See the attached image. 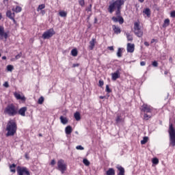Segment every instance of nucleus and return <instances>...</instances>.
Instances as JSON below:
<instances>
[{"mask_svg": "<svg viewBox=\"0 0 175 175\" xmlns=\"http://www.w3.org/2000/svg\"><path fill=\"white\" fill-rule=\"evenodd\" d=\"M12 12H14L15 13H20L21 12V10H23V8L18 5L15 8H12Z\"/></svg>", "mask_w": 175, "mask_h": 175, "instance_id": "5701e85b", "label": "nucleus"}, {"mask_svg": "<svg viewBox=\"0 0 175 175\" xmlns=\"http://www.w3.org/2000/svg\"><path fill=\"white\" fill-rule=\"evenodd\" d=\"M72 126H67L65 129L66 135H70L72 132Z\"/></svg>", "mask_w": 175, "mask_h": 175, "instance_id": "412c9836", "label": "nucleus"}, {"mask_svg": "<svg viewBox=\"0 0 175 175\" xmlns=\"http://www.w3.org/2000/svg\"><path fill=\"white\" fill-rule=\"evenodd\" d=\"M144 44H145L146 46H150V44H149L148 42H144Z\"/></svg>", "mask_w": 175, "mask_h": 175, "instance_id": "864d4df0", "label": "nucleus"}, {"mask_svg": "<svg viewBox=\"0 0 175 175\" xmlns=\"http://www.w3.org/2000/svg\"><path fill=\"white\" fill-rule=\"evenodd\" d=\"M16 164L13 163L12 165H10V170L11 173H16Z\"/></svg>", "mask_w": 175, "mask_h": 175, "instance_id": "a878e982", "label": "nucleus"}, {"mask_svg": "<svg viewBox=\"0 0 175 175\" xmlns=\"http://www.w3.org/2000/svg\"><path fill=\"white\" fill-rule=\"evenodd\" d=\"M140 65H141V66H146V62H141Z\"/></svg>", "mask_w": 175, "mask_h": 175, "instance_id": "8fccbe9b", "label": "nucleus"}, {"mask_svg": "<svg viewBox=\"0 0 175 175\" xmlns=\"http://www.w3.org/2000/svg\"><path fill=\"white\" fill-rule=\"evenodd\" d=\"M15 98L18 100H25V97L24 96H21L20 94L17 93V92H15L14 94Z\"/></svg>", "mask_w": 175, "mask_h": 175, "instance_id": "dca6fc26", "label": "nucleus"}, {"mask_svg": "<svg viewBox=\"0 0 175 175\" xmlns=\"http://www.w3.org/2000/svg\"><path fill=\"white\" fill-rule=\"evenodd\" d=\"M53 35H55V31L53 29H50L42 34V39H50Z\"/></svg>", "mask_w": 175, "mask_h": 175, "instance_id": "6e6552de", "label": "nucleus"}, {"mask_svg": "<svg viewBox=\"0 0 175 175\" xmlns=\"http://www.w3.org/2000/svg\"><path fill=\"white\" fill-rule=\"evenodd\" d=\"M77 66H79V64H73V68H76V67H77Z\"/></svg>", "mask_w": 175, "mask_h": 175, "instance_id": "5fc2aeb1", "label": "nucleus"}, {"mask_svg": "<svg viewBox=\"0 0 175 175\" xmlns=\"http://www.w3.org/2000/svg\"><path fill=\"white\" fill-rule=\"evenodd\" d=\"M75 133H77V135H79V132L76 131Z\"/></svg>", "mask_w": 175, "mask_h": 175, "instance_id": "0e129e2a", "label": "nucleus"}, {"mask_svg": "<svg viewBox=\"0 0 175 175\" xmlns=\"http://www.w3.org/2000/svg\"><path fill=\"white\" fill-rule=\"evenodd\" d=\"M43 102H44V98L43 96H41L38 101V105H42Z\"/></svg>", "mask_w": 175, "mask_h": 175, "instance_id": "c9c22d12", "label": "nucleus"}, {"mask_svg": "<svg viewBox=\"0 0 175 175\" xmlns=\"http://www.w3.org/2000/svg\"><path fill=\"white\" fill-rule=\"evenodd\" d=\"M76 149H77V150H84V147H83L82 146L79 145V146H77L76 147Z\"/></svg>", "mask_w": 175, "mask_h": 175, "instance_id": "79ce46f5", "label": "nucleus"}, {"mask_svg": "<svg viewBox=\"0 0 175 175\" xmlns=\"http://www.w3.org/2000/svg\"><path fill=\"white\" fill-rule=\"evenodd\" d=\"M117 169L119 170V173L118 174V175H125V170L124 169V167L118 165L117 167Z\"/></svg>", "mask_w": 175, "mask_h": 175, "instance_id": "a211bd4d", "label": "nucleus"}, {"mask_svg": "<svg viewBox=\"0 0 175 175\" xmlns=\"http://www.w3.org/2000/svg\"><path fill=\"white\" fill-rule=\"evenodd\" d=\"M151 117H152V116L148 115L146 113H145L144 115V120H150V118H151Z\"/></svg>", "mask_w": 175, "mask_h": 175, "instance_id": "ea45409f", "label": "nucleus"}, {"mask_svg": "<svg viewBox=\"0 0 175 175\" xmlns=\"http://www.w3.org/2000/svg\"><path fill=\"white\" fill-rule=\"evenodd\" d=\"M4 114H8L10 117H14L18 114V109L13 104L9 105L5 107Z\"/></svg>", "mask_w": 175, "mask_h": 175, "instance_id": "7ed1b4c3", "label": "nucleus"}, {"mask_svg": "<svg viewBox=\"0 0 175 175\" xmlns=\"http://www.w3.org/2000/svg\"><path fill=\"white\" fill-rule=\"evenodd\" d=\"M1 19H2V14L0 13V20H1Z\"/></svg>", "mask_w": 175, "mask_h": 175, "instance_id": "680f3d73", "label": "nucleus"}, {"mask_svg": "<svg viewBox=\"0 0 175 175\" xmlns=\"http://www.w3.org/2000/svg\"><path fill=\"white\" fill-rule=\"evenodd\" d=\"M112 28L113 29L114 33H116L117 35H118V33H121V29H120L118 26L113 25L112 26Z\"/></svg>", "mask_w": 175, "mask_h": 175, "instance_id": "2eb2a0df", "label": "nucleus"}, {"mask_svg": "<svg viewBox=\"0 0 175 175\" xmlns=\"http://www.w3.org/2000/svg\"><path fill=\"white\" fill-rule=\"evenodd\" d=\"M148 142V137H144L143 139L141 141V144H146Z\"/></svg>", "mask_w": 175, "mask_h": 175, "instance_id": "72a5a7b5", "label": "nucleus"}, {"mask_svg": "<svg viewBox=\"0 0 175 175\" xmlns=\"http://www.w3.org/2000/svg\"><path fill=\"white\" fill-rule=\"evenodd\" d=\"M21 55H23V53H19L15 56L14 59H11V61H16V59H20L21 58Z\"/></svg>", "mask_w": 175, "mask_h": 175, "instance_id": "473e14b6", "label": "nucleus"}, {"mask_svg": "<svg viewBox=\"0 0 175 175\" xmlns=\"http://www.w3.org/2000/svg\"><path fill=\"white\" fill-rule=\"evenodd\" d=\"M59 16H60V17H66V16H68V13L65 11H60L59 12Z\"/></svg>", "mask_w": 175, "mask_h": 175, "instance_id": "7c9ffc66", "label": "nucleus"}, {"mask_svg": "<svg viewBox=\"0 0 175 175\" xmlns=\"http://www.w3.org/2000/svg\"><path fill=\"white\" fill-rule=\"evenodd\" d=\"M74 117L76 121H80V120H81V116L80 115V112L79 111H77L74 113Z\"/></svg>", "mask_w": 175, "mask_h": 175, "instance_id": "4be33fe9", "label": "nucleus"}, {"mask_svg": "<svg viewBox=\"0 0 175 175\" xmlns=\"http://www.w3.org/2000/svg\"><path fill=\"white\" fill-rule=\"evenodd\" d=\"M41 13H42V14H44L46 12H44V10H42Z\"/></svg>", "mask_w": 175, "mask_h": 175, "instance_id": "bf43d9fd", "label": "nucleus"}, {"mask_svg": "<svg viewBox=\"0 0 175 175\" xmlns=\"http://www.w3.org/2000/svg\"><path fill=\"white\" fill-rule=\"evenodd\" d=\"M66 163L64 159H60L57 161V170H59L62 174L65 173L66 170Z\"/></svg>", "mask_w": 175, "mask_h": 175, "instance_id": "423d86ee", "label": "nucleus"}, {"mask_svg": "<svg viewBox=\"0 0 175 175\" xmlns=\"http://www.w3.org/2000/svg\"><path fill=\"white\" fill-rule=\"evenodd\" d=\"M51 166H54V165H55V159L51 160Z\"/></svg>", "mask_w": 175, "mask_h": 175, "instance_id": "de8ad7c7", "label": "nucleus"}, {"mask_svg": "<svg viewBox=\"0 0 175 175\" xmlns=\"http://www.w3.org/2000/svg\"><path fill=\"white\" fill-rule=\"evenodd\" d=\"M125 1L126 0H112L108 7L109 13L111 14L114 10H116V16H120L121 14L122 6L125 3Z\"/></svg>", "mask_w": 175, "mask_h": 175, "instance_id": "f257e3e1", "label": "nucleus"}, {"mask_svg": "<svg viewBox=\"0 0 175 175\" xmlns=\"http://www.w3.org/2000/svg\"><path fill=\"white\" fill-rule=\"evenodd\" d=\"M16 172L18 175H30L29 170L25 167L18 166Z\"/></svg>", "mask_w": 175, "mask_h": 175, "instance_id": "0eeeda50", "label": "nucleus"}, {"mask_svg": "<svg viewBox=\"0 0 175 175\" xmlns=\"http://www.w3.org/2000/svg\"><path fill=\"white\" fill-rule=\"evenodd\" d=\"M170 16H171V17H175V11L171 12Z\"/></svg>", "mask_w": 175, "mask_h": 175, "instance_id": "09e8293b", "label": "nucleus"}, {"mask_svg": "<svg viewBox=\"0 0 175 175\" xmlns=\"http://www.w3.org/2000/svg\"><path fill=\"white\" fill-rule=\"evenodd\" d=\"M13 69H14L13 66H12V65L7 66V70L8 72H12V70H13Z\"/></svg>", "mask_w": 175, "mask_h": 175, "instance_id": "58836bf2", "label": "nucleus"}, {"mask_svg": "<svg viewBox=\"0 0 175 175\" xmlns=\"http://www.w3.org/2000/svg\"><path fill=\"white\" fill-rule=\"evenodd\" d=\"M59 120L63 125H66V124L68 122V118L64 116H60Z\"/></svg>", "mask_w": 175, "mask_h": 175, "instance_id": "aec40b11", "label": "nucleus"}, {"mask_svg": "<svg viewBox=\"0 0 175 175\" xmlns=\"http://www.w3.org/2000/svg\"><path fill=\"white\" fill-rule=\"evenodd\" d=\"M120 77H121V74L118 70L111 74L112 80H113V81H116L117 79H120Z\"/></svg>", "mask_w": 175, "mask_h": 175, "instance_id": "f8f14e48", "label": "nucleus"}, {"mask_svg": "<svg viewBox=\"0 0 175 175\" xmlns=\"http://www.w3.org/2000/svg\"><path fill=\"white\" fill-rule=\"evenodd\" d=\"M164 73L165 75H167V71H165Z\"/></svg>", "mask_w": 175, "mask_h": 175, "instance_id": "e2e57ef3", "label": "nucleus"}, {"mask_svg": "<svg viewBox=\"0 0 175 175\" xmlns=\"http://www.w3.org/2000/svg\"><path fill=\"white\" fill-rule=\"evenodd\" d=\"M77 54H78L77 49H74L71 51V55H72V57H77Z\"/></svg>", "mask_w": 175, "mask_h": 175, "instance_id": "2f4dec72", "label": "nucleus"}, {"mask_svg": "<svg viewBox=\"0 0 175 175\" xmlns=\"http://www.w3.org/2000/svg\"><path fill=\"white\" fill-rule=\"evenodd\" d=\"M168 132L170 134V145L172 146V147H174L175 146V129L173 127V124L172 123L170 124Z\"/></svg>", "mask_w": 175, "mask_h": 175, "instance_id": "20e7f679", "label": "nucleus"}, {"mask_svg": "<svg viewBox=\"0 0 175 175\" xmlns=\"http://www.w3.org/2000/svg\"><path fill=\"white\" fill-rule=\"evenodd\" d=\"M6 16L10 20H13V17H14L15 14H14V12L12 13V11H10V10H8L6 12Z\"/></svg>", "mask_w": 175, "mask_h": 175, "instance_id": "f3484780", "label": "nucleus"}, {"mask_svg": "<svg viewBox=\"0 0 175 175\" xmlns=\"http://www.w3.org/2000/svg\"><path fill=\"white\" fill-rule=\"evenodd\" d=\"M0 57H1V53H0Z\"/></svg>", "mask_w": 175, "mask_h": 175, "instance_id": "338daca9", "label": "nucleus"}, {"mask_svg": "<svg viewBox=\"0 0 175 175\" xmlns=\"http://www.w3.org/2000/svg\"><path fill=\"white\" fill-rule=\"evenodd\" d=\"M139 2H140V3H143V2H144V0H138Z\"/></svg>", "mask_w": 175, "mask_h": 175, "instance_id": "13d9d810", "label": "nucleus"}, {"mask_svg": "<svg viewBox=\"0 0 175 175\" xmlns=\"http://www.w3.org/2000/svg\"><path fill=\"white\" fill-rule=\"evenodd\" d=\"M6 131H8L6 136H14V134L17 132V124L14 120H11L8 122Z\"/></svg>", "mask_w": 175, "mask_h": 175, "instance_id": "f03ea898", "label": "nucleus"}, {"mask_svg": "<svg viewBox=\"0 0 175 175\" xmlns=\"http://www.w3.org/2000/svg\"><path fill=\"white\" fill-rule=\"evenodd\" d=\"M107 175H115L116 174V171L114 170V169L113 168H109L107 172H106Z\"/></svg>", "mask_w": 175, "mask_h": 175, "instance_id": "393cba45", "label": "nucleus"}, {"mask_svg": "<svg viewBox=\"0 0 175 175\" xmlns=\"http://www.w3.org/2000/svg\"><path fill=\"white\" fill-rule=\"evenodd\" d=\"M126 36L128 42H132V40H133V37L129 33H126Z\"/></svg>", "mask_w": 175, "mask_h": 175, "instance_id": "cd10ccee", "label": "nucleus"}, {"mask_svg": "<svg viewBox=\"0 0 175 175\" xmlns=\"http://www.w3.org/2000/svg\"><path fill=\"white\" fill-rule=\"evenodd\" d=\"M152 162L154 165H158L159 163V159L158 158H153Z\"/></svg>", "mask_w": 175, "mask_h": 175, "instance_id": "f704fd0d", "label": "nucleus"}, {"mask_svg": "<svg viewBox=\"0 0 175 175\" xmlns=\"http://www.w3.org/2000/svg\"><path fill=\"white\" fill-rule=\"evenodd\" d=\"M135 51V44L128 43L127 44V52L133 53Z\"/></svg>", "mask_w": 175, "mask_h": 175, "instance_id": "ddd939ff", "label": "nucleus"}, {"mask_svg": "<svg viewBox=\"0 0 175 175\" xmlns=\"http://www.w3.org/2000/svg\"><path fill=\"white\" fill-rule=\"evenodd\" d=\"M152 65L154 67L158 66V62L157 61H154L152 62Z\"/></svg>", "mask_w": 175, "mask_h": 175, "instance_id": "a18cd8bd", "label": "nucleus"}, {"mask_svg": "<svg viewBox=\"0 0 175 175\" xmlns=\"http://www.w3.org/2000/svg\"><path fill=\"white\" fill-rule=\"evenodd\" d=\"M95 38H92L91 41H90V50H94V47H95Z\"/></svg>", "mask_w": 175, "mask_h": 175, "instance_id": "6ab92c4d", "label": "nucleus"}, {"mask_svg": "<svg viewBox=\"0 0 175 175\" xmlns=\"http://www.w3.org/2000/svg\"><path fill=\"white\" fill-rule=\"evenodd\" d=\"M116 124H121V122H124V119L121 118V116H118L116 118Z\"/></svg>", "mask_w": 175, "mask_h": 175, "instance_id": "c756f323", "label": "nucleus"}, {"mask_svg": "<svg viewBox=\"0 0 175 175\" xmlns=\"http://www.w3.org/2000/svg\"><path fill=\"white\" fill-rule=\"evenodd\" d=\"M134 33L138 38H142L143 36V31L142 30V27H140V22L137 21L134 23Z\"/></svg>", "mask_w": 175, "mask_h": 175, "instance_id": "39448f33", "label": "nucleus"}, {"mask_svg": "<svg viewBox=\"0 0 175 175\" xmlns=\"http://www.w3.org/2000/svg\"><path fill=\"white\" fill-rule=\"evenodd\" d=\"M11 20H12L14 24H16V20L14 19V17H13V19H11Z\"/></svg>", "mask_w": 175, "mask_h": 175, "instance_id": "6e6d98bb", "label": "nucleus"}, {"mask_svg": "<svg viewBox=\"0 0 175 175\" xmlns=\"http://www.w3.org/2000/svg\"><path fill=\"white\" fill-rule=\"evenodd\" d=\"M83 163H84V165H85V166H88L90 163V161H88V159H83Z\"/></svg>", "mask_w": 175, "mask_h": 175, "instance_id": "e433bc0d", "label": "nucleus"}, {"mask_svg": "<svg viewBox=\"0 0 175 175\" xmlns=\"http://www.w3.org/2000/svg\"><path fill=\"white\" fill-rule=\"evenodd\" d=\"M141 110L144 113H151V111H152V107H151L150 105H148L147 104H144L142 106Z\"/></svg>", "mask_w": 175, "mask_h": 175, "instance_id": "1a4fd4ad", "label": "nucleus"}, {"mask_svg": "<svg viewBox=\"0 0 175 175\" xmlns=\"http://www.w3.org/2000/svg\"><path fill=\"white\" fill-rule=\"evenodd\" d=\"M3 87H5V88H9V83L5 82L3 83Z\"/></svg>", "mask_w": 175, "mask_h": 175, "instance_id": "49530a36", "label": "nucleus"}, {"mask_svg": "<svg viewBox=\"0 0 175 175\" xmlns=\"http://www.w3.org/2000/svg\"><path fill=\"white\" fill-rule=\"evenodd\" d=\"M122 48H118V52H117V56L119 58H121V57H122Z\"/></svg>", "mask_w": 175, "mask_h": 175, "instance_id": "c85d7f7f", "label": "nucleus"}, {"mask_svg": "<svg viewBox=\"0 0 175 175\" xmlns=\"http://www.w3.org/2000/svg\"><path fill=\"white\" fill-rule=\"evenodd\" d=\"M118 17H112V20L114 23H119V24H124V18L120 15H117Z\"/></svg>", "mask_w": 175, "mask_h": 175, "instance_id": "9b49d317", "label": "nucleus"}, {"mask_svg": "<svg viewBox=\"0 0 175 175\" xmlns=\"http://www.w3.org/2000/svg\"><path fill=\"white\" fill-rule=\"evenodd\" d=\"M170 24V20L169 18H167L164 21L163 27H169Z\"/></svg>", "mask_w": 175, "mask_h": 175, "instance_id": "bb28decb", "label": "nucleus"}, {"mask_svg": "<svg viewBox=\"0 0 175 175\" xmlns=\"http://www.w3.org/2000/svg\"><path fill=\"white\" fill-rule=\"evenodd\" d=\"M105 98H106V96H100V99H105Z\"/></svg>", "mask_w": 175, "mask_h": 175, "instance_id": "4d7b16f0", "label": "nucleus"}, {"mask_svg": "<svg viewBox=\"0 0 175 175\" xmlns=\"http://www.w3.org/2000/svg\"><path fill=\"white\" fill-rule=\"evenodd\" d=\"M27 107H23L18 111V113L20 116H22V117H25V111H27Z\"/></svg>", "mask_w": 175, "mask_h": 175, "instance_id": "4468645a", "label": "nucleus"}, {"mask_svg": "<svg viewBox=\"0 0 175 175\" xmlns=\"http://www.w3.org/2000/svg\"><path fill=\"white\" fill-rule=\"evenodd\" d=\"M79 5H81V6H84V0H80L79 1Z\"/></svg>", "mask_w": 175, "mask_h": 175, "instance_id": "37998d69", "label": "nucleus"}, {"mask_svg": "<svg viewBox=\"0 0 175 175\" xmlns=\"http://www.w3.org/2000/svg\"><path fill=\"white\" fill-rule=\"evenodd\" d=\"M108 49L110 50L111 51H114V48L113 46H108Z\"/></svg>", "mask_w": 175, "mask_h": 175, "instance_id": "3c124183", "label": "nucleus"}, {"mask_svg": "<svg viewBox=\"0 0 175 175\" xmlns=\"http://www.w3.org/2000/svg\"><path fill=\"white\" fill-rule=\"evenodd\" d=\"M143 13L147 16V17H150L151 16V10L150 8H146L144 11Z\"/></svg>", "mask_w": 175, "mask_h": 175, "instance_id": "b1692460", "label": "nucleus"}, {"mask_svg": "<svg viewBox=\"0 0 175 175\" xmlns=\"http://www.w3.org/2000/svg\"><path fill=\"white\" fill-rule=\"evenodd\" d=\"M8 1H9V0H4V2L5 1V2H8Z\"/></svg>", "mask_w": 175, "mask_h": 175, "instance_id": "69168bd1", "label": "nucleus"}, {"mask_svg": "<svg viewBox=\"0 0 175 175\" xmlns=\"http://www.w3.org/2000/svg\"><path fill=\"white\" fill-rule=\"evenodd\" d=\"M44 8H46V5L44 4H41L38 6L37 11L39 12V10H42Z\"/></svg>", "mask_w": 175, "mask_h": 175, "instance_id": "4c0bfd02", "label": "nucleus"}, {"mask_svg": "<svg viewBox=\"0 0 175 175\" xmlns=\"http://www.w3.org/2000/svg\"><path fill=\"white\" fill-rule=\"evenodd\" d=\"M92 5H90V8H88V9H87V10H88V12H91V8H92Z\"/></svg>", "mask_w": 175, "mask_h": 175, "instance_id": "603ef678", "label": "nucleus"}, {"mask_svg": "<svg viewBox=\"0 0 175 175\" xmlns=\"http://www.w3.org/2000/svg\"><path fill=\"white\" fill-rule=\"evenodd\" d=\"M105 91L108 92V94H110V92H111V89L109 87V85H106Z\"/></svg>", "mask_w": 175, "mask_h": 175, "instance_id": "a19ab883", "label": "nucleus"}, {"mask_svg": "<svg viewBox=\"0 0 175 175\" xmlns=\"http://www.w3.org/2000/svg\"><path fill=\"white\" fill-rule=\"evenodd\" d=\"M98 83H99V86H100V87H103V84H105V83L103 82V81L100 80Z\"/></svg>", "mask_w": 175, "mask_h": 175, "instance_id": "c03bdc74", "label": "nucleus"}, {"mask_svg": "<svg viewBox=\"0 0 175 175\" xmlns=\"http://www.w3.org/2000/svg\"><path fill=\"white\" fill-rule=\"evenodd\" d=\"M3 38L8 39V33L5 32V28L2 26H0V39L1 40H3Z\"/></svg>", "mask_w": 175, "mask_h": 175, "instance_id": "9d476101", "label": "nucleus"}, {"mask_svg": "<svg viewBox=\"0 0 175 175\" xmlns=\"http://www.w3.org/2000/svg\"><path fill=\"white\" fill-rule=\"evenodd\" d=\"M2 59H6V56H3Z\"/></svg>", "mask_w": 175, "mask_h": 175, "instance_id": "052dcab7", "label": "nucleus"}]
</instances>
